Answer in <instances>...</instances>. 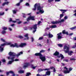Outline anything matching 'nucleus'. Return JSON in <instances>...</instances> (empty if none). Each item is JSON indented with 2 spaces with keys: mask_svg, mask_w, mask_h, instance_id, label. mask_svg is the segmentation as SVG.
I'll return each mask as SVG.
<instances>
[{
  "mask_svg": "<svg viewBox=\"0 0 76 76\" xmlns=\"http://www.w3.org/2000/svg\"><path fill=\"white\" fill-rule=\"evenodd\" d=\"M23 53V52H20L19 53H18L17 55L15 54V53L14 52H9V55L10 56V57H8V59H10L11 61H9L8 63V64H11L12 62H13L14 61V58H15V56H16L17 57H18L19 56H20L21 55H22Z\"/></svg>",
  "mask_w": 76,
  "mask_h": 76,
  "instance_id": "f257e3e1",
  "label": "nucleus"
},
{
  "mask_svg": "<svg viewBox=\"0 0 76 76\" xmlns=\"http://www.w3.org/2000/svg\"><path fill=\"white\" fill-rule=\"evenodd\" d=\"M37 10H39V12H37L36 13L37 15L39 14L40 13H41L42 14L44 13L43 10H42V8L41 7L40 4L39 3H36V4H35L34 5V8L32 9L33 10L35 11L37 9Z\"/></svg>",
  "mask_w": 76,
  "mask_h": 76,
  "instance_id": "f03ea898",
  "label": "nucleus"
},
{
  "mask_svg": "<svg viewBox=\"0 0 76 76\" xmlns=\"http://www.w3.org/2000/svg\"><path fill=\"white\" fill-rule=\"evenodd\" d=\"M45 52V50H42L40 51L39 53H35L34 55L35 56H39V58L42 61H45L46 60L45 56H43L41 53H44Z\"/></svg>",
  "mask_w": 76,
  "mask_h": 76,
  "instance_id": "7ed1b4c3",
  "label": "nucleus"
},
{
  "mask_svg": "<svg viewBox=\"0 0 76 76\" xmlns=\"http://www.w3.org/2000/svg\"><path fill=\"white\" fill-rule=\"evenodd\" d=\"M10 45V47H13V44H12V42H10L9 43H8L7 42H6L5 43H3V44H2L1 45V46H0V51L1 52H2V51L4 50V46L5 45Z\"/></svg>",
  "mask_w": 76,
  "mask_h": 76,
  "instance_id": "20e7f679",
  "label": "nucleus"
},
{
  "mask_svg": "<svg viewBox=\"0 0 76 76\" xmlns=\"http://www.w3.org/2000/svg\"><path fill=\"white\" fill-rule=\"evenodd\" d=\"M64 50L66 49V50H64V52H65L66 53H68L69 55L70 56H71L72 55V53H73V51H69L70 48H69V47L67 46L66 45L64 46Z\"/></svg>",
  "mask_w": 76,
  "mask_h": 76,
  "instance_id": "39448f33",
  "label": "nucleus"
},
{
  "mask_svg": "<svg viewBox=\"0 0 76 76\" xmlns=\"http://www.w3.org/2000/svg\"><path fill=\"white\" fill-rule=\"evenodd\" d=\"M64 19H61V20H59L58 21H51V23L53 24H58V23H61V22H64Z\"/></svg>",
  "mask_w": 76,
  "mask_h": 76,
  "instance_id": "423d86ee",
  "label": "nucleus"
},
{
  "mask_svg": "<svg viewBox=\"0 0 76 76\" xmlns=\"http://www.w3.org/2000/svg\"><path fill=\"white\" fill-rule=\"evenodd\" d=\"M51 72L50 71H47L45 75H40L39 73L37 74V76H46L47 75H49L50 74Z\"/></svg>",
  "mask_w": 76,
  "mask_h": 76,
  "instance_id": "0eeeda50",
  "label": "nucleus"
},
{
  "mask_svg": "<svg viewBox=\"0 0 76 76\" xmlns=\"http://www.w3.org/2000/svg\"><path fill=\"white\" fill-rule=\"evenodd\" d=\"M37 24H34V25H33L32 27H30V30H32V28H34V30L33 31V33H35V31H36V30L37 28Z\"/></svg>",
  "mask_w": 76,
  "mask_h": 76,
  "instance_id": "6e6552de",
  "label": "nucleus"
},
{
  "mask_svg": "<svg viewBox=\"0 0 76 76\" xmlns=\"http://www.w3.org/2000/svg\"><path fill=\"white\" fill-rule=\"evenodd\" d=\"M64 69H65L66 70H64V73H70V71L72 70V69H73L72 68L69 67V71L68 70V69L66 67H65Z\"/></svg>",
  "mask_w": 76,
  "mask_h": 76,
  "instance_id": "1a4fd4ad",
  "label": "nucleus"
},
{
  "mask_svg": "<svg viewBox=\"0 0 76 76\" xmlns=\"http://www.w3.org/2000/svg\"><path fill=\"white\" fill-rule=\"evenodd\" d=\"M57 35H58L57 38L58 40H59L60 39H62V35L61 32L59 33H58V34H57Z\"/></svg>",
  "mask_w": 76,
  "mask_h": 76,
  "instance_id": "9d476101",
  "label": "nucleus"
},
{
  "mask_svg": "<svg viewBox=\"0 0 76 76\" xmlns=\"http://www.w3.org/2000/svg\"><path fill=\"white\" fill-rule=\"evenodd\" d=\"M34 20V16L30 17L28 18L27 19V22H29V20Z\"/></svg>",
  "mask_w": 76,
  "mask_h": 76,
  "instance_id": "9b49d317",
  "label": "nucleus"
},
{
  "mask_svg": "<svg viewBox=\"0 0 76 76\" xmlns=\"http://www.w3.org/2000/svg\"><path fill=\"white\" fill-rule=\"evenodd\" d=\"M30 63H29L28 62H26L24 64V65H23V67H24V68H26L27 67H28V66H30Z\"/></svg>",
  "mask_w": 76,
  "mask_h": 76,
  "instance_id": "f8f14e48",
  "label": "nucleus"
},
{
  "mask_svg": "<svg viewBox=\"0 0 76 76\" xmlns=\"http://www.w3.org/2000/svg\"><path fill=\"white\" fill-rule=\"evenodd\" d=\"M50 69H38V72L39 73L40 72L43 71L44 70H50Z\"/></svg>",
  "mask_w": 76,
  "mask_h": 76,
  "instance_id": "ddd939ff",
  "label": "nucleus"
},
{
  "mask_svg": "<svg viewBox=\"0 0 76 76\" xmlns=\"http://www.w3.org/2000/svg\"><path fill=\"white\" fill-rule=\"evenodd\" d=\"M48 36L49 38H52V37H53V35L51 34L50 32H49V34H48Z\"/></svg>",
  "mask_w": 76,
  "mask_h": 76,
  "instance_id": "4468645a",
  "label": "nucleus"
},
{
  "mask_svg": "<svg viewBox=\"0 0 76 76\" xmlns=\"http://www.w3.org/2000/svg\"><path fill=\"white\" fill-rule=\"evenodd\" d=\"M60 11L62 12V13H64L65 12H66L67 11V10H63V9H61L60 10Z\"/></svg>",
  "mask_w": 76,
  "mask_h": 76,
  "instance_id": "2eb2a0df",
  "label": "nucleus"
},
{
  "mask_svg": "<svg viewBox=\"0 0 76 76\" xmlns=\"http://www.w3.org/2000/svg\"><path fill=\"white\" fill-rule=\"evenodd\" d=\"M62 33L64 34H66L67 35L68 34V31H66V30H63Z\"/></svg>",
  "mask_w": 76,
  "mask_h": 76,
  "instance_id": "dca6fc26",
  "label": "nucleus"
},
{
  "mask_svg": "<svg viewBox=\"0 0 76 76\" xmlns=\"http://www.w3.org/2000/svg\"><path fill=\"white\" fill-rule=\"evenodd\" d=\"M60 56H57V57H58V58H60V57H61V59H63V58H64V57L63 55H62V54H60Z\"/></svg>",
  "mask_w": 76,
  "mask_h": 76,
  "instance_id": "f3484780",
  "label": "nucleus"
},
{
  "mask_svg": "<svg viewBox=\"0 0 76 76\" xmlns=\"http://www.w3.org/2000/svg\"><path fill=\"white\" fill-rule=\"evenodd\" d=\"M59 52H57V51H56L55 53H54L53 55L55 56H58V55H59Z\"/></svg>",
  "mask_w": 76,
  "mask_h": 76,
  "instance_id": "a211bd4d",
  "label": "nucleus"
},
{
  "mask_svg": "<svg viewBox=\"0 0 76 76\" xmlns=\"http://www.w3.org/2000/svg\"><path fill=\"white\" fill-rule=\"evenodd\" d=\"M23 0H20V1L18 3H17V4H16V6H19V5H20V3H21V2H22Z\"/></svg>",
  "mask_w": 76,
  "mask_h": 76,
  "instance_id": "6ab92c4d",
  "label": "nucleus"
},
{
  "mask_svg": "<svg viewBox=\"0 0 76 76\" xmlns=\"http://www.w3.org/2000/svg\"><path fill=\"white\" fill-rule=\"evenodd\" d=\"M9 1L5 2V3H3V4H2V6H4L5 4L8 5L9 4Z\"/></svg>",
  "mask_w": 76,
  "mask_h": 76,
  "instance_id": "aec40b11",
  "label": "nucleus"
},
{
  "mask_svg": "<svg viewBox=\"0 0 76 76\" xmlns=\"http://www.w3.org/2000/svg\"><path fill=\"white\" fill-rule=\"evenodd\" d=\"M57 27L56 25H52V26H51L50 27V28H56Z\"/></svg>",
  "mask_w": 76,
  "mask_h": 76,
  "instance_id": "412c9836",
  "label": "nucleus"
},
{
  "mask_svg": "<svg viewBox=\"0 0 76 76\" xmlns=\"http://www.w3.org/2000/svg\"><path fill=\"white\" fill-rule=\"evenodd\" d=\"M9 22H12L13 23H16V21H12V19H10Z\"/></svg>",
  "mask_w": 76,
  "mask_h": 76,
  "instance_id": "4be33fe9",
  "label": "nucleus"
},
{
  "mask_svg": "<svg viewBox=\"0 0 76 76\" xmlns=\"http://www.w3.org/2000/svg\"><path fill=\"white\" fill-rule=\"evenodd\" d=\"M28 34H26L24 35L25 37H27V40H28V39H29V37H28Z\"/></svg>",
  "mask_w": 76,
  "mask_h": 76,
  "instance_id": "5701e85b",
  "label": "nucleus"
},
{
  "mask_svg": "<svg viewBox=\"0 0 76 76\" xmlns=\"http://www.w3.org/2000/svg\"><path fill=\"white\" fill-rule=\"evenodd\" d=\"M75 28H76V26H74V27H72L70 28L69 29H70V30H73Z\"/></svg>",
  "mask_w": 76,
  "mask_h": 76,
  "instance_id": "b1692460",
  "label": "nucleus"
},
{
  "mask_svg": "<svg viewBox=\"0 0 76 76\" xmlns=\"http://www.w3.org/2000/svg\"><path fill=\"white\" fill-rule=\"evenodd\" d=\"M18 72L20 73H23L24 72V70H19Z\"/></svg>",
  "mask_w": 76,
  "mask_h": 76,
  "instance_id": "393cba45",
  "label": "nucleus"
},
{
  "mask_svg": "<svg viewBox=\"0 0 76 76\" xmlns=\"http://www.w3.org/2000/svg\"><path fill=\"white\" fill-rule=\"evenodd\" d=\"M17 11V10H12L13 13H14V14H15V13H16V12Z\"/></svg>",
  "mask_w": 76,
  "mask_h": 76,
  "instance_id": "a878e982",
  "label": "nucleus"
},
{
  "mask_svg": "<svg viewBox=\"0 0 76 76\" xmlns=\"http://www.w3.org/2000/svg\"><path fill=\"white\" fill-rule=\"evenodd\" d=\"M2 29L4 30V31L7 30V28L6 27H2Z\"/></svg>",
  "mask_w": 76,
  "mask_h": 76,
  "instance_id": "bb28decb",
  "label": "nucleus"
},
{
  "mask_svg": "<svg viewBox=\"0 0 76 76\" xmlns=\"http://www.w3.org/2000/svg\"><path fill=\"white\" fill-rule=\"evenodd\" d=\"M50 42L49 40L48 39H47L46 40V43L48 44H49Z\"/></svg>",
  "mask_w": 76,
  "mask_h": 76,
  "instance_id": "cd10ccee",
  "label": "nucleus"
},
{
  "mask_svg": "<svg viewBox=\"0 0 76 76\" xmlns=\"http://www.w3.org/2000/svg\"><path fill=\"white\" fill-rule=\"evenodd\" d=\"M1 40L2 41V42H6L5 40L4 39H3L1 38Z\"/></svg>",
  "mask_w": 76,
  "mask_h": 76,
  "instance_id": "c85d7f7f",
  "label": "nucleus"
},
{
  "mask_svg": "<svg viewBox=\"0 0 76 76\" xmlns=\"http://www.w3.org/2000/svg\"><path fill=\"white\" fill-rule=\"evenodd\" d=\"M64 16V15H63V13L61 14L60 15V18H61L63 17Z\"/></svg>",
  "mask_w": 76,
  "mask_h": 76,
  "instance_id": "c756f323",
  "label": "nucleus"
},
{
  "mask_svg": "<svg viewBox=\"0 0 76 76\" xmlns=\"http://www.w3.org/2000/svg\"><path fill=\"white\" fill-rule=\"evenodd\" d=\"M4 12H3V13H1L0 12V16H2L4 15Z\"/></svg>",
  "mask_w": 76,
  "mask_h": 76,
  "instance_id": "7c9ffc66",
  "label": "nucleus"
},
{
  "mask_svg": "<svg viewBox=\"0 0 76 76\" xmlns=\"http://www.w3.org/2000/svg\"><path fill=\"white\" fill-rule=\"evenodd\" d=\"M6 33V31H5L4 30H3L2 32V34H4L5 33Z\"/></svg>",
  "mask_w": 76,
  "mask_h": 76,
  "instance_id": "2f4dec72",
  "label": "nucleus"
},
{
  "mask_svg": "<svg viewBox=\"0 0 76 76\" xmlns=\"http://www.w3.org/2000/svg\"><path fill=\"white\" fill-rule=\"evenodd\" d=\"M58 45L59 47H62L63 45L62 44H58Z\"/></svg>",
  "mask_w": 76,
  "mask_h": 76,
  "instance_id": "473e14b6",
  "label": "nucleus"
},
{
  "mask_svg": "<svg viewBox=\"0 0 76 76\" xmlns=\"http://www.w3.org/2000/svg\"><path fill=\"white\" fill-rule=\"evenodd\" d=\"M72 48H76V43H75V45L74 46H73L72 47Z\"/></svg>",
  "mask_w": 76,
  "mask_h": 76,
  "instance_id": "72a5a7b5",
  "label": "nucleus"
},
{
  "mask_svg": "<svg viewBox=\"0 0 76 76\" xmlns=\"http://www.w3.org/2000/svg\"><path fill=\"white\" fill-rule=\"evenodd\" d=\"M37 45L38 46H40V47H41L42 45L41 44H39V43H37Z\"/></svg>",
  "mask_w": 76,
  "mask_h": 76,
  "instance_id": "f704fd0d",
  "label": "nucleus"
},
{
  "mask_svg": "<svg viewBox=\"0 0 76 76\" xmlns=\"http://www.w3.org/2000/svg\"><path fill=\"white\" fill-rule=\"evenodd\" d=\"M18 37L19 38H20V39H22L23 38V36H18Z\"/></svg>",
  "mask_w": 76,
  "mask_h": 76,
  "instance_id": "c9c22d12",
  "label": "nucleus"
},
{
  "mask_svg": "<svg viewBox=\"0 0 76 76\" xmlns=\"http://www.w3.org/2000/svg\"><path fill=\"white\" fill-rule=\"evenodd\" d=\"M44 36H48V34H47V32H46L44 34Z\"/></svg>",
  "mask_w": 76,
  "mask_h": 76,
  "instance_id": "e433bc0d",
  "label": "nucleus"
},
{
  "mask_svg": "<svg viewBox=\"0 0 76 76\" xmlns=\"http://www.w3.org/2000/svg\"><path fill=\"white\" fill-rule=\"evenodd\" d=\"M43 39V37H39V40H42Z\"/></svg>",
  "mask_w": 76,
  "mask_h": 76,
  "instance_id": "4c0bfd02",
  "label": "nucleus"
},
{
  "mask_svg": "<svg viewBox=\"0 0 76 76\" xmlns=\"http://www.w3.org/2000/svg\"><path fill=\"white\" fill-rule=\"evenodd\" d=\"M68 17L67 16H65L64 18V19H65V20H66V19H68Z\"/></svg>",
  "mask_w": 76,
  "mask_h": 76,
  "instance_id": "58836bf2",
  "label": "nucleus"
},
{
  "mask_svg": "<svg viewBox=\"0 0 76 76\" xmlns=\"http://www.w3.org/2000/svg\"><path fill=\"white\" fill-rule=\"evenodd\" d=\"M54 0H48V1L49 3H51L52 1H53Z\"/></svg>",
  "mask_w": 76,
  "mask_h": 76,
  "instance_id": "ea45409f",
  "label": "nucleus"
},
{
  "mask_svg": "<svg viewBox=\"0 0 76 76\" xmlns=\"http://www.w3.org/2000/svg\"><path fill=\"white\" fill-rule=\"evenodd\" d=\"M53 69H54L53 70V72H56V70L55 68H54H54Z\"/></svg>",
  "mask_w": 76,
  "mask_h": 76,
  "instance_id": "a19ab883",
  "label": "nucleus"
},
{
  "mask_svg": "<svg viewBox=\"0 0 76 76\" xmlns=\"http://www.w3.org/2000/svg\"><path fill=\"white\" fill-rule=\"evenodd\" d=\"M49 29H50V28H45V31H47V30H49Z\"/></svg>",
  "mask_w": 76,
  "mask_h": 76,
  "instance_id": "79ce46f5",
  "label": "nucleus"
},
{
  "mask_svg": "<svg viewBox=\"0 0 76 76\" xmlns=\"http://www.w3.org/2000/svg\"><path fill=\"white\" fill-rule=\"evenodd\" d=\"M70 60H76V59L75 58H71Z\"/></svg>",
  "mask_w": 76,
  "mask_h": 76,
  "instance_id": "37998d69",
  "label": "nucleus"
},
{
  "mask_svg": "<svg viewBox=\"0 0 76 76\" xmlns=\"http://www.w3.org/2000/svg\"><path fill=\"white\" fill-rule=\"evenodd\" d=\"M26 5L27 6H29V4L28 3H26Z\"/></svg>",
  "mask_w": 76,
  "mask_h": 76,
  "instance_id": "c03bdc74",
  "label": "nucleus"
},
{
  "mask_svg": "<svg viewBox=\"0 0 76 76\" xmlns=\"http://www.w3.org/2000/svg\"><path fill=\"white\" fill-rule=\"evenodd\" d=\"M26 24H28V23L27 21H25V22H24L23 23L24 24H26Z\"/></svg>",
  "mask_w": 76,
  "mask_h": 76,
  "instance_id": "a18cd8bd",
  "label": "nucleus"
},
{
  "mask_svg": "<svg viewBox=\"0 0 76 76\" xmlns=\"http://www.w3.org/2000/svg\"><path fill=\"white\" fill-rule=\"evenodd\" d=\"M41 23V21H39L38 22V23H37V24L38 25L39 24H40V23Z\"/></svg>",
  "mask_w": 76,
  "mask_h": 76,
  "instance_id": "49530a36",
  "label": "nucleus"
},
{
  "mask_svg": "<svg viewBox=\"0 0 76 76\" xmlns=\"http://www.w3.org/2000/svg\"><path fill=\"white\" fill-rule=\"evenodd\" d=\"M73 33H70V34H69V36H72V35H73Z\"/></svg>",
  "mask_w": 76,
  "mask_h": 76,
  "instance_id": "de8ad7c7",
  "label": "nucleus"
},
{
  "mask_svg": "<svg viewBox=\"0 0 76 76\" xmlns=\"http://www.w3.org/2000/svg\"><path fill=\"white\" fill-rule=\"evenodd\" d=\"M22 22V21H18V24H20Z\"/></svg>",
  "mask_w": 76,
  "mask_h": 76,
  "instance_id": "09e8293b",
  "label": "nucleus"
},
{
  "mask_svg": "<svg viewBox=\"0 0 76 76\" xmlns=\"http://www.w3.org/2000/svg\"><path fill=\"white\" fill-rule=\"evenodd\" d=\"M2 61L3 62H6V60H5V59H2Z\"/></svg>",
  "mask_w": 76,
  "mask_h": 76,
  "instance_id": "8fccbe9b",
  "label": "nucleus"
},
{
  "mask_svg": "<svg viewBox=\"0 0 76 76\" xmlns=\"http://www.w3.org/2000/svg\"><path fill=\"white\" fill-rule=\"evenodd\" d=\"M34 40V39L33 37H31V41L33 42Z\"/></svg>",
  "mask_w": 76,
  "mask_h": 76,
  "instance_id": "3c124183",
  "label": "nucleus"
},
{
  "mask_svg": "<svg viewBox=\"0 0 76 76\" xmlns=\"http://www.w3.org/2000/svg\"><path fill=\"white\" fill-rule=\"evenodd\" d=\"M37 66H33V69H35V68L36 67H37Z\"/></svg>",
  "mask_w": 76,
  "mask_h": 76,
  "instance_id": "603ef678",
  "label": "nucleus"
},
{
  "mask_svg": "<svg viewBox=\"0 0 76 76\" xmlns=\"http://www.w3.org/2000/svg\"><path fill=\"white\" fill-rule=\"evenodd\" d=\"M53 68H54V67H53V66H52V67H50L51 69H53Z\"/></svg>",
  "mask_w": 76,
  "mask_h": 76,
  "instance_id": "864d4df0",
  "label": "nucleus"
},
{
  "mask_svg": "<svg viewBox=\"0 0 76 76\" xmlns=\"http://www.w3.org/2000/svg\"><path fill=\"white\" fill-rule=\"evenodd\" d=\"M73 39L74 40H76V37H74Z\"/></svg>",
  "mask_w": 76,
  "mask_h": 76,
  "instance_id": "5fc2aeb1",
  "label": "nucleus"
},
{
  "mask_svg": "<svg viewBox=\"0 0 76 76\" xmlns=\"http://www.w3.org/2000/svg\"><path fill=\"white\" fill-rule=\"evenodd\" d=\"M61 0H55V1H60Z\"/></svg>",
  "mask_w": 76,
  "mask_h": 76,
  "instance_id": "6e6d98bb",
  "label": "nucleus"
},
{
  "mask_svg": "<svg viewBox=\"0 0 76 76\" xmlns=\"http://www.w3.org/2000/svg\"><path fill=\"white\" fill-rule=\"evenodd\" d=\"M9 29L10 30V31H12V28H9Z\"/></svg>",
  "mask_w": 76,
  "mask_h": 76,
  "instance_id": "4d7b16f0",
  "label": "nucleus"
},
{
  "mask_svg": "<svg viewBox=\"0 0 76 76\" xmlns=\"http://www.w3.org/2000/svg\"><path fill=\"white\" fill-rule=\"evenodd\" d=\"M15 25V24H11V26H14Z\"/></svg>",
  "mask_w": 76,
  "mask_h": 76,
  "instance_id": "13d9d810",
  "label": "nucleus"
},
{
  "mask_svg": "<svg viewBox=\"0 0 76 76\" xmlns=\"http://www.w3.org/2000/svg\"><path fill=\"white\" fill-rule=\"evenodd\" d=\"M63 76L61 74H59L58 76Z\"/></svg>",
  "mask_w": 76,
  "mask_h": 76,
  "instance_id": "bf43d9fd",
  "label": "nucleus"
},
{
  "mask_svg": "<svg viewBox=\"0 0 76 76\" xmlns=\"http://www.w3.org/2000/svg\"><path fill=\"white\" fill-rule=\"evenodd\" d=\"M61 64H62V66H64V63H61Z\"/></svg>",
  "mask_w": 76,
  "mask_h": 76,
  "instance_id": "052dcab7",
  "label": "nucleus"
},
{
  "mask_svg": "<svg viewBox=\"0 0 76 76\" xmlns=\"http://www.w3.org/2000/svg\"><path fill=\"white\" fill-rule=\"evenodd\" d=\"M19 59H16L15 60V61H19Z\"/></svg>",
  "mask_w": 76,
  "mask_h": 76,
  "instance_id": "680f3d73",
  "label": "nucleus"
},
{
  "mask_svg": "<svg viewBox=\"0 0 76 76\" xmlns=\"http://www.w3.org/2000/svg\"><path fill=\"white\" fill-rule=\"evenodd\" d=\"M24 15H23V18H26V16H25V15L24 14Z\"/></svg>",
  "mask_w": 76,
  "mask_h": 76,
  "instance_id": "e2e57ef3",
  "label": "nucleus"
},
{
  "mask_svg": "<svg viewBox=\"0 0 76 76\" xmlns=\"http://www.w3.org/2000/svg\"><path fill=\"white\" fill-rule=\"evenodd\" d=\"M31 67H32V68H33V64H31Z\"/></svg>",
  "mask_w": 76,
  "mask_h": 76,
  "instance_id": "0e129e2a",
  "label": "nucleus"
},
{
  "mask_svg": "<svg viewBox=\"0 0 76 76\" xmlns=\"http://www.w3.org/2000/svg\"><path fill=\"white\" fill-rule=\"evenodd\" d=\"M3 71H4L3 70H1L0 69V72H2Z\"/></svg>",
  "mask_w": 76,
  "mask_h": 76,
  "instance_id": "69168bd1",
  "label": "nucleus"
},
{
  "mask_svg": "<svg viewBox=\"0 0 76 76\" xmlns=\"http://www.w3.org/2000/svg\"><path fill=\"white\" fill-rule=\"evenodd\" d=\"M51 63V61H49L48 62L49 63Z\"/></svg>",
  "mask_w": 76,
  "mask_h": 76,
  "instance_id": "338daca9",
  "label": "nucleus"
},
{
  "mask_svg": "<svg viewBox=\"0 0 76 76\" xmlns=\"http://www.w3.org/2000/svg\"><path fill=\"white\" fill-rule=\"evenodd\" d=\"M74 16H76V13H75V14H74Z\"/></svg>",
  "mask_w": 76,
  "mask_h": 76,
  "instance_id": "774afa93",
  "label": "nucleus"
}]
</instances>
